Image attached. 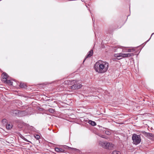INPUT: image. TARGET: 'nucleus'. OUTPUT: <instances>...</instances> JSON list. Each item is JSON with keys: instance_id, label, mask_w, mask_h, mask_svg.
Masks as SVG:
<instances>
[{"instance_id": "nucleus-1", "label": "nucleus", "mask_w": 154, "mask_h": 154, "mask_svg": "<svg viewBox=\"0 0 154 154\" xmlns=\"http://www.w3.org/2000/svg\"><path fill=\"white\" fill-rule=\"evenodd\" d=\"M109 66L108 62L102 60H99L94 64V68L96 72L102 73L107 71Z\"/></svg>"}, {"instance_id": "nucleus-2", "label": "nucleus", "mask_w": 154, "mask_h": 154, "mask_svg": "<svg viewBox=\"0 0 154 154\" xmlns=\"http://www.w3.org/2000/svg\"><path fill=\"white\" fill-rule=\"evenodd\" d=\"M64 82L66 84L71 85L69 86L70 88L72 90L79 89L82 87L81 84L78 83L77 81L75 80H66Z\"/></svg>"}, {"instance_id": "nucleus-3", "label": "nucleus", "mask_w": 154, "mask_h": 154, "mask_svg": "<svg viewBox=\"0 0 154 154\" xmlns=\"http://www.w3.org/2000/svg\"><path fill=\"white\" fill-rule=\"evenodd\" d=\"M141 135H137L136 134H133L132 136V139L133 143L136 145L139 144L141 141Z\"/></svg>"}, {"instance_id": "nucleus-4", "label": "nucleus", "mask_w": 154, "mask_h": 154, "mask_svg": "<svg viewBox=\"0 0 154 154\" xmlns=\"http://www.w3.org/2000/svg\"><path fill=\"white\" fill-rule=\"evenodd\" d=\"M101 144L103 148L106 149H110L113 146L112 144L107 142H102Z\"/></svg>"}, {"instance_id": "nucleus-5", "label": "nucleus", "mask_w": 154, "mask_h": 154, "mask_svg": "<svg viewBox=\"0 0 154 154\" xmlns=\"http://www.w3.org/2000/svg\"><path fill=\"white\" fill-rule=\"evenodd\" d=\"M142 133L146 137L149 138V137H154V134L152 133H148L145 131H142Z\"/></svg>"}, {"instance_id": "nucleus-6", "label": "nucleus", "mask_w": 154, "mask_h": 154, "mask_svg": "<svg viewBox=\"0 0 154 154\" xmlns=\"http://www.w3.org/2000/svg\"><path fill=\"white\" fill-rule=\"evenodd\" d=\"M93 50H91L90 51H89L86 57L85 58V59L83 60V63H84L86 59L88 57H91L93 55Z\"/></svg>"}, {"instance_id": "nucleus-7", "label": "nucleus", "mask_w": 154, "mask_h": 154, "mask_svg": "<svg viewBox=\"0 0 154 154\" xmlns=\"http://www.w3.org/2000/svg\"><path fill=\"white\" fill-rule=\"evenodd\" d=\"M16 105L18 107V106H21L22 105V102L19 100H17L15 102Z\"/></svg>"}, {"instance_id": "nucleus-8", "label": "nucleus", "mask_w": 154, "mask_h": 154, "mask_svg": "<svg viewBox=\"0 0 154 154\" xmlns=\"http://www.w3.org/2000/svg\"><path fill=\"white\" fill-rule=\"evenodd\" d=\"M55 151L57 152H63V150L61 148H59L58 147H56L55 148Z\"/></svg>"}, {"instance_id": "nucleus-9", "label": "nucleus", "mask_w": 154, "mask_h": 154, "mask_svg": "<svg viewBox=\"0 0 154 154\" xmlns=\"http://www.w3.org/2000/svg\"><path fill=\"white\" fill-rule=\"evenodd\" d=\"M88 123L93 126H94L96 125V123L95 122L92 120H89L88 122Z\"/></svg>"}, {"instance_id": "nucleus-10", "label": "nucleus", "mask_w": 154, "mask_h": 154, "mask_svg": "<svg viewBox=\"0 0 154 154\" xmlns=\"http://www.w3.org/2000/svg\"><path fill=\"white\" fill-rule=\"evenodd\" d=\"M19 86L21 88H25L27 87L26 85L24 83L21 82L19 85Z\"/></svg>"}, {"instance_id": "nucleus-11", "label": "nucleus", "mask_w": 154, "mask_h": 154, "mask_svg": "<svg viewBox=\"0 0 154 154\" xmlns=\"http://www.w3.org/2000/svg\"><path fill=\"white\" fill-rule=\"evenodd\" d=\"M119 57H127V54L122 53H120L119 54ZM118 57H119V56H118Z\"/></svg>"}, {"instance_id": "nucleus-12", "label": "nucleus", "mask_w": 154, "mask_h": 154, "mask_svg": "<svg viewBox=\"0 0 154 154\" xmlns=\"http://www.w3.org/2000/svg\"><path fill=\"white\" fill-rule=\"evenodd\" d=\"M12 127V125L10 124H8L6 126V128L7 129H11Z\"/></svg>"}, {"instance_id": "nucleus-13", "label": "nucleus", "mask_w": 154, "mask_h": 154, "mask_svg": "<svg viewBox=\"0 0 154 154\" xmlns=\"http://www.w3.org/2000/svg\"><path fill=\"white\" fill-rule=\"evenodd\" d=\"M111 154H121V153L119 151L115 150L112 152Z\"/></svg>"}, {"instance_id": "nucleus-14", "label": "nucleus", "mask_w": 154, "mask_h": 154, "mask_svg": "<svg viewBox=\"0 0 154 154\" xmlns=\"http://www.w3.org/2000/svg\"><path fill=\"white\" fill-rule=\"evenodd\" d=\"M48 111L51 113H54L55 112L54 109L51 108L48 109Z\"/></svg>"}, {"instance_id": "nucleus-15", "label": "nucleus", "mask_w": 154, "mask_h": 154, "mask_svg": "<svg viewBox=\"0 0 154 154\" xmlns=\"http://www.w3.org/2000/svg\"><path fill=\"white\" fill-rule=\"evenodd\" d=\"M6 83L8 84H10L11 85H12L13 82H11V80H8Z\"/></svg>"}, {"instance_id": "nucleus-16", "label": "nucleus", "mask_w": 154, "mask_h": 154, "mask_svg": "<svg viewBox=\"0 0 154 154\" xmlns=\"http://www.w3.org/2000/svg\"><path fill=\"white\" fill-rule=\"evenodd\" d=\"M7 77H3L2 81L4 83H6L7 81Z\"/></svg>"}, {"instance_id": "nucleus-17", "label": "nucleus", "mask_w": 154, "mask_h": 154, "mask_svg": "<svg viewBox=\"0 0 154 154\" xmlns=\"http://www.w3.org/2000/svg\"><path fill=\"white\" fill-rule=\"evenodd\" d=\"M105 134L107 135H111V131H109L106 130L105 131Z\"/></svg>"}, {"instance_id": "nucleus-18", "label": "nucleus", "mask_w": 154, "mask_h": 154, "mask_svg": "<svg viewBox=\"0 0 154 154\" xmlns=\"http://www.w3.org/2000/svg\"><path fill=\"white\" fill-rule=\"evenodd\" d=\"M2 75L3 77H7L8 76L7 74L5 72H3V73L2 74Z\"/></svg>"}, {"instance_id": "nucleus-19", "label": "nucleus", "mask_w": 154, "mask_h": 154, "mask_svg": "<svg viewBox=\"0 0 154 154\" xmlns=\"http://www.w3.org/2000/svg\"><path fill=\"white\" fill-rule=\"evenodd\" d=\"M35 137L37 140H39L40 138V136L37 134L35 135Z\"/></svg>"}, {"instance_id": "nucleus-20", "label": "nucleus", "mask_w": 154, "mask_h": 154, "mask_svg": "<svg viewBox=\"0 0 154 154\" xmlns=\"http://www.w3.org/2000/svg\"><path fill=\"white\" fill-rule=\"evenodd\" d=\"M127 55L128 57H130L132 56H134V54L133 53L127 54Z\"/></svg>"}, {"instance_id": "nucleus-21", "label": "nucleus", "mask_w": 154, "mask_h": 154, "mask_svg": "<svg viewBox=\"0 0 154 154\" xmlns=\"http://www.w3.org/2000/svg\"><path fill=\"white\" fill-rule=\"evenodd\" d=\"M134 51V50H133V49H128V52H132Z\"/></svg>"}, {"instance_id": "nucleus-22", "label": "nucleus", "mask_w": 154, "mask_h": 154, "mask_svg": "<svg viewBox=\"0 0 154 154\" xmlns=\"http://www.w3.org/2000/svg\"><path fill=\"white\" fill-rule=\"evenodd\" d=\"M2 121L3 122L6 123L7 120L6 119H4L2 120Z\"/></svg>"}, {"instance_id": "nucleus-23", "label": "nucleus", "mask_w": 154, "mask_h": 154, "mask_svg": "<svg viewBox=\"0 0 154 154\" xmlns=\"http://www.w3.org/2000/svg\"><path fill=\"white\" fill-rule=\"evenodd\" d=\"M89 11L90 12V13H91V17H92V19L93 22H94L93 18L92 15V14L91 13V11L89 9Z\"/></svg>"}, {"instance_id": "nucleus-24", "label": "nucleus", "mask_w": 154, "mask_h": 154, "mask_svg": "<svg viewBox=\"0 0 154 154\" xmlns=\"http://www.w3.org/2000/svg\"><path fill=\"white\" fill-rule=\"evenodd\" d=\"M100 137L102 138H105V136L104 135H101V136H100Z\"/></svg>"}, {"instance_id": "nucleus-25", "label": "nucleus", "mask_w": 154, "mask_h": 154, "mask_svg": "<svg viewBox=\"0 0 154 154\" xmlns=\"http://www.w3.org/2000/svg\"><path fill=\"white\" fill-rule=\"evenodd\" d=\"M31 108H28V110H31Z\"/></svg>"}, {"instance_id": "nucleus-26", "label": "nucleus", "mask_w": 154, "mask_h": 154, "mask_svg": "<svg viewBox=\"0 0 154 154\" xmlns=\"http://www.w3.org/2000/svg\"><path fill=\"white\" fill-rule=\"evenodd\" d=\"M153 34H154V33H152V34L151 35V36H152V35Z\"/></svg>"}, {"instance_id": "nucleus-27", "label": "nucleus", "mask_w": 154, "mask_h": 154, "mask_svg": "<svg viewBox=\"0 0 154 154\" xmlns=\"http://www.w3.org/2000/svg\"><path fill=\"white\" fill-rule=\"evenodd\" d=\"M150 38L148 40H147V42H148L149 41V40L150 39Z\"/></svg>"}]
</instances>
